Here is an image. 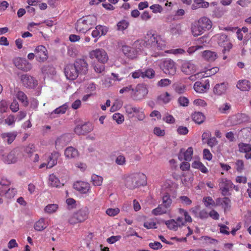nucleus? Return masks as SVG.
I'll return each mask as SVG.
<instances>
[{
  "mask_svg": "<svg viewBox=\"0 0 251 251\" xmlns=\"http://www.w3.org/2000/svg\"><path fill=\"white\" fill-rule=\"evenodd\" d=\"M194 2L198 5L199 7L207 8L209 5V3L205 1L204 0H194Z\"/></svg>",
  "mask_w": 251,
  "mask_h": 251,
  "instance_id": "5fc2aeb1",
  "label": "nucleus"
},
{
  "mask_svg": "<svg viewBox=\"0 0 251 251\" xmlns=\"http://www.w3.org/2000/svg\"><path fill=\"white\" fill-rule=\"evenodd\" d=\"M199 26H201L204 31L210 29L212 27V23L210 20L206 17L201 18L197 22Z\"/></svg>",
  "mask_w": 251,
  "mask_h": 251,
  "instance_id": "6ab92c4d",
  "label": "nucleus"
},
{
  "mask_svg": "<svg viewBox=\"0 0 251 251\" xmlns=\"http://www.w3.org/2000/svg\"><path fill=\"white\" fill-rule=\"evenodd\" d=\"M34 52L36 59L39 62H44L48 58V52L45 47L40 45L35 49Z\"/></svg>",
  "mask_w": 251,
  "mask_h": 251,
  "instance_id": "ddd939ff",
  "label": "nucleus"
},
{
  "mask_svg": "<svg viewBox=\"0 0 251 251\" xmlns=\"http://www.w3.org/2000/svg\"><path fill=\"white\" fill-rule=\"evenodd\" d=\"M134 114V117H136L138 121H143L146 118V115L145 114L143 109L140 107H136Z\"/></svg>",
  "mask_w": 251,
  "mask_h": 251,
  "instance_id": "7c9ffc66",
  "label": "nucleus"
},
{
  "mask_svg": "<svg viewBox=\"0 0 251 251\" xmlns=\"http://www.w3.org/2000/svg\"><path fill=\"white\" fill-rule=\"evenodd\" d=\"M148 93L147 86L141 84L137 85L135 89H132L131 96L134 100H139L144 99Z\"/></svg>",
  "mask_w": 251,
  "mask_h": 251,
  "instance_id": "423d86ee",
  "label": "nucleus"
},
{
  "mask_svg": "<svg viewBox=\"0 0 251 251\" xmlns=\"http://www.w3.org/2000/svg\"><path fill=\"white\" fill-rule=\"evenodd\" d=\"M216 202L217 204L222 205L225 211L230 207L231 201L230 199L227 197L218 198L216 200Z\"/></svg>",
  "mask_w": 251,
  "mask_h": 251,
  "instance_id": "bb28decb",
  "label": "nucleus"
},
{
  "mask_svg": "<svg viewBox=\"0 0 251 251\" xmlns=\"http://www.w3.org/2000/svg\"><path fill=\"white\" fill-rule=\"evenodd\" d=\"M103 181V178L100 176L93 174L91 176V182L94 185L99 186L101 185Z\"/></svg>",
  "mask_w": 251,
  "mask_h": 251,
  "instance_id": "c9c22d12",
  "label": "nucleus"
},
{
  "mask_svg": "<svg viewBox=\"0 0 251 251\" xmlns=\"http://www.w3.org/2000/svg\"><path fill=\"white\" fill-rule=\"evenodd\" d=\"M15 121L16 119L15 116L13 115H10L4 120V122L6 124H7L8 126H11L15 123Z\"/></svg>",
  "mask_w": 251,
  "mask_h": 251,
  "instance_id": "13d9d810",
  "label": "nucleus"
},
{
  "mask_svg": "<svg viewBox=\"0 0 251 251\" xmlns=\"http://www.w3.org/2000/svg\"><path fill=\"white\" fill-rule=\"evenodd\" d=\"M17 193L15 188L9 189L7 190H1L0 195H5V196L8 198H11L14 197Z\"/></svg>",
  "mask_w": 251,
  "mask_h": 251,
  "instance_id": "a19ab883",
  "label": "nucleus"
},
{
  "mask_svg": "<svg viewBox=\"0 0 251 251\" xmlns=\"http://www.w3.org/2000/svg\"><path fill=\"white\" fill-rule=\"evenodd\" d=\"M120 210L118 208H108L106 211V213L110 216H114L119 213Z\"/></svg>",
  "mask_w": 251,
  "mask_h": 251,
  "instance_id": "052dcab7",
  "label": "nucleus"
},
{
  "mask_svg": "<svg viewBox=\"0 0 251 251\" xmlns=\"http://www.w3.org/2000/svg\"><path fill=\"white\" fill-rule=\"evenodd\" d=\"M136 107V106H134L131 104H126L124 106L126 113L128 117H134V112L135 111Z\"/></svg>",
  "mask_w": 251,
  "mask_h": 251,
  "instance_id": "473e14b6",
  "label": "nucleus"
},
{
  "mask_svg": "<svg viewBox=\"0 0 251 251\" xmlns=\"http://www.w3.org/2000/svg\"><path fill=\"white\" fill-rule=\"evenodd\" d=\"M125 186L128 189H134L147 184L146 176L141 173L126 174L122 177Z\"/></svg>",
  "mask_w": 251,
  "mask_h": 251,
  "instance_id": "7ed1b4c3",
  "label": "nucleus"
},
{
  "mask_svg": "<svg viewBox=\"0 0 251 251\" xmlns=\"http://www.w3.org/2000/svg\"><path fill=\"white\" fill-rule=\"evenodd\" d=\"M202 57L209 62L214 61L218 57L216 52L210 50H205L202 52Z\"/></svg>",
  "mask_w": 251,
  "mask_h": 251,
  "instance_id": "5701e85b",
  "label": "nucleus"
},
{
  "mask_svg": "<svg viewBox=\"0 0 251 251\" xmlns=\"http://www.w3.org/2000/svg\"><path fill=\"white\" fill-rule=\"evenodd\" d=\"M232 182L226 178H222L219 181L220 189L224 196L227 195L230 188H232Z\"/></svg>",
  "mask_w": 251,
  "mask_h": 251,
  "instance_id": "4468645a",
  "label": "nucleus"
},
{
  "mask_svg": "<svg viewBox=\"0 0 251 251\" xmlns=\"http://www.w3.org/2000/svg\"><path fill=\"white\" fill-rule=\"evenodd\" d=\"M175 91L180 94L184 93L186 91V87L183 84H177L175 87Z\"/></svg>",
  "mask_w": 251,
  "mask_h": 251,
  "instance_id": "0e129e2a",
  "label": "nucleus"
},
{
  "mask_svg": "<svg viewBox=\"0 0 251 251\" xmlns=\"http://www.w3.org/2000/svg\"><path fill=\"white\" fill-rule=\"evenodd\" d=\"M112 117L113 120H115L118 124H122L124 121V116L119 113H115L113 115Z\"/></svg>",
  "mask_w": 251,
  "mask_h": 251,
  "instance_id": "8fccbe9b",
  "label": "nucleus"
},
{
  "mask_svg": "<svg viewBox=\"0 0 251 251\" xmlns=\"http://www.w3.org/2000/svg\"><path fill=\"white\" fill-rule=\"evenodd\" d=\"M162 70L166 74L174 75L176 71L175 62L171 59H166L163 61Z\"/></svg>",
  "mask_w": 251,
  "mask_h": 251,
  "instance_id": "f8f14e48",
  "label": "nucleus"
},
{
  "mask_svg": "<svg viewBox=\"0 0 251 251\" xmlns=\"http://www.w3.org/2000/svg\"><path fill=\"white\" fill-rule=\"evenodd\" d=\"M203 201L204 203V205L206 207L210 206H215V203L212 198L210 197H204L203 198Z\"/></svg>",
  "mask_w": 251,
  "mask_h": 251,
  "instance_id": "de8ad7c7",
  "label": "nucleus"
},
{
  "mask_svg": "<svg viewBox=\"0 0 251 251\" xmlns=\"http://www.w3.org/2000/svg\"><path fill=\"white\" fill-rule=\"evenodd\" d=\"M17 99L21 101L25 106H27L28 104V101L26 95L22 91H19L16 95Z\"/></svg>",
  "mask_w": 251,
  "mask_h": 251,
  "instance_id": "72a5a7b5",
  "label": "nucleus"
},
{
  "mask_svg": "<svg viewBox=\"0 0 251 251\" xmlns=\"http://www.w3.org/2000/svg\"><path fill=\"white\" fill-rule=\"evenodd\" d=\"M65 157H76L77 155H79V153L78 151L75 149L74 148L72 147H69L67 148L64 152Z\"/></svg>",
  "mask_w": 251,
  "mask_h": 251,
  "instance_id": "c756f323",
  "label": "nucleus"
},
{
  "mask_svg": "<svg viewBox=\"0 0 251 251\" xmlns=\"http://www.w3.org/2000/svg\"><path fill=\"white\" fill-rule=\"evenodd\" d=\"M251 84L247 80H239L237 84V87L243 91H249Z\"/></svg>",
  "mask_w": 251,
  "mask_h": 251,
  "instance_id": "393cba45",
  "label": "nucleus"
},
{
  "mask_svg": "<svg viewBox=\"0 0 251 251\" xmlns=\"http://www.w3.org/2000/svg\"><path fill=\"white\" fill-rule=\"evenodd\" d=\"M167 209L162 205L160 204L158 207L152 210V214L154 215H159L166 213Z\"/></svg>",
  "mask_w": 251,
  "mask_h": 251,
  "instance_id": "4c0bfd02",
  "label": "nucleus"
},
{
  "mask_svg": "<svg viewBox=\"0 0 251 251\" xmlns=\"http://www.w3.org/2000/svg\"><path fill=\"white\" fill-rule=\"evenodd\" d=\"M183 176L184 178L181 179V181L184 185H187L188 183H192L193 181V177L192 175L189 176L183 175Z\"/></svg>",
  "mask_w": 251,
  "mask_h": 251,
  "instance_id": "4d7b16f0",
  "label": "nucleus"
},
{
  "mask_svg": "<svg viewBox=\"0 0 251 251\" xmlns=\"http://www.w3.org/2000/svg\"><path fill=\"white\" fill-rule=\"evenodd\" d=\"M48 225L45 222V219L42 218L36 222L34 225V229L38 231H41L46 228Z\"/></svg>",
  "mask_w": 251,
  "mask_h": 251,
  "instance_id": "b1692460",
  "label": "nucleus"
},
{
  "mask_svg": "<svg viewBox=\"0 0 251 251\" xmlns=\"http://www.w3.org/2000/svg\"><path fill=\"white\" fill-rule=\"evenodd\" d=\"M230 105L226 102L219 106V111L222 113H226L227 111L230 109Z\"/></svg>",
  "mask_w": 251,
  "mask_h": 251,
  "instance_id": "09e8293b",
  "label": "nucleus"
},
{
  "mask_svg": "<svg viewBox=\"0 0 251 251\" xmlns=\"http://www.w3.org/2000/svg\"><path fill=\"white\" fill-rule=\"evenodd\" d=\"M150 8L154 13H161L163 10L162 7L159 4H153L150 6Z\"/></svg>",
  "mask_w": 251,
  "mask_h": 251,
  "instance_id": "bf43d9fd",
  "label": "nucleus"
},
{
  "mask_svg": "<svg viewBox=\"0 0 251 251\" xmlns=\"http://www.w3.org/2000/svg\"><path fill=\"white\" fill-rule=\"evenodd\" d=\"M67 109V106L64 104L54 109L50 114L51 115L54 114L60 115L64 114Z\"/></svg>",
  "mask_w": 251,
  "mask_h": 251,
  "instance_id": "37998d69",
  "label": "nucleus"
},
{
  "mask_svg": "<svg viewBox=\"0 0 251 251\" xmlns=\"http://www.w3.org/2000/svg\"><path fill=\"white\" fill-rule=\"evenodd\" d=\"M192 167L194 168L199 169L203 173H207L208 172L207 169L202 163L199 161H194L192 164Z\"/></svg>",
  "mask_w": 251,
  "mask_h": 251,
  "instance_id": "e433bc0d",
  "label": "nucleus"
},
{
  "mask_svg": "<svg viewBox=\"0 0 251 251\" xmlns=\"http://www.w3.org/2000/svg\"><path fill=\"white\" fill-rule=\"evenodd\" d=\"M58 208V205L56 204H50L45 207L44 211L48 214H52L56 212Z\"/></svg>",
  "mask_w": 251,
  "mask_h": 251,
  "instance_id": "58836bf2",
  "label": "nucleus"
},
{
  "mask_svg": "<svg viewBox=\"0 0 251 251\" xmlns=\"http://www.w3.org/2000/svg\"><path fill=\"white\" fill-rule=\"evenodd\" d=\"M81 126L83 135L91 132L93 129V126L91 124H84Z\"/></svg>",
  "mask_w": 251,
  "mask_h": 251,
  "instance_id": "864d4df0",
  "label": "nucleus"
},
{
  "mask_svg": "<svg viewBox=\"0 0 251 251\" xmlns=\"http://www.w3.org/2000/svg\"><path fill=\"white\" fill-rule=\"evenodd\" d=\"M169 32L170 34L175 37H178L182 34L183 31L181 29L180 24H172L170 25Z\"/></svg>",
  "mask_w": 251,
  "mask_h": 251,
  "instance_id": "aec40b11",
  "label": "nucleus"
},
{
  "mask_svg": "<svg viewBox=\"0 0 251 251\" xmlns=\"http://www.w3.org/2000/svg\"><path fill=\"white\" fill-rule=\"evenodd\" d=\"M88 70V65L86 60L77 59L74 64H69L64 69L65 75L67 79L75 80L79 74H86Z\"/></svg>",
  "mask_w": 251,
  "mask_h": 251,
  "instance_id": "f257e3e1",
  "label": "nucleus"
},
{
  "mask_svg": "<svg viewBox=\"0 0 251 251\" xmlns=\"http://www.w3.org/2000/svg\"><path fill=\"white\" fill-rule=\"evenodd\" d=\"M228 88V84L227 82H222L217 84L213 88V93L217 96H222L225 94Z\"/></svg>",
  "mask_w": 251,
  "mask_h": 251,
  "instance_id": "2eb2a0df",
  "label": "nucleus"
},
{
  "mask_svg": "<svg viewBox=\"0 0 251 251\" xmlns=\"http://www.w3.org/2000/svg\"><path fill=\"white\" fill-rule=\"evenodd\" d=\"M140 43L139 41H136L134 44V48H131L126 45L122 47V51L124 54L128 58L133 59L136 57L138 52L141 50L138 46Z\"/></svg>",
  "mask_w": 251,
  "mask_h": 251,
  "instance_id": "0eeeda50",
  "label": "nucleus"
},
{
  "mask_svg": "<svg viewBox=\"0 0 251 251\" xmlns=\"http://www.w3.org/2000/svg\"><path fill=\"white\" fill-rule=\"evenodd\" d=\"M47 168H51L57 164L56 158H48Z\"/></svg>",
  "mask_w": 251,
  "mask_h": 251,
  "instance_id": "e2e57ef3",
  "label": "nucleus"
},
{
  "mask_svg": "<svg viewBox=\"0 0 251 251\" xmlns=\"http://www.w3.org/2000/svg\"><path fill=\"white\" fill-rule=\"evenodd\" d=\"M239 151L241 152L246 153L245 157H251V145L241 143L238 145Z\"/></svg>",
  "mask_w": 251,
  "mask_h": 251,
  "instance_id": "4be33fe9",
  "label": "nucleus"
},
{
  "mask_svg": "<svg viewBox=\"0 0 251 251\" xmlns=\"http://www.w3.org/2000/svg\"><path fill=\"white\" fill-rule=\"evenodd\" d=\"M236 117L238 119L237 124H240L248 120V116L245 114H238Z\"/></svg>",
  "mask_w": 251,
  "mask_h": 251,
  "instance_id": "603ef678",
  "label": "nucleus"
},
{
  "mask_svg": "<svg viewBox=\"0 0 251 251\" xmlns=\"http://www.w3.org/2000/svg\"><path fill=\"white\" fill-rule=\"evenodd\" d=\"M210 85L209 81L206 80L204 83L200 81H197L194 85V89L196 92L199 93H204L209 89Z\"/></svg>",
  "mask_w": 251,
  "mask_h": 251,
  "instance_id": "f3484780",
  "label": "nucleus"
},
{
  "mask_svg": "<svg viewBox=\"0 0 251 251\" xmlns=\"http://www.w3.org/2000/svg\"><path fill=\"white\" fill-rule=\"evenodd\" d=\"M144 226L148 229L156 228V223L152 220H150L144 223Z\"/></svg>",
  "mask_w": 251,
  "mask_h": 251,
  "instance_id": "69168bd1",
  "label": "nucleus"
},
{
  "mask_svg": "<svg viewBox=\"0 0 251 251\" xmlns=\"http://www.w3.org/2000/svg\"><path fill=\"white\" fill-rule=\"evenodd\" d=\"M74 188L80 193L85 194L90 190V185L87 182L79 181L74 184Z\"/></svg>",
  "mask_w": 251,
  "mask_h": 251,
  "instance_id": "dca6fc26",
  "label": "nucleus"
},
{
  "mask_svg": "<svg viewBox=\"0 0 251 251\" xmlns=\"http://www.w3.org/2000/svg\"><path fill=\"white\" fill-rule=\"evenodd\" d=\"M143 78H144L145 77L151 78L154 77L155 72L152 69H149L147 70L146 71L143 72Z\"/></svg>",
  "mask_w": 251,
  "mask_h": 251,
  "instance_id": "3c124183",
  "label": "nucleus"
},
{
  "mask_svg": "<svg viewBox=\"0 0 251 251\" xmlns=\"http://www.w3.org/2000/svg\"><path fill=\"white\" fill-rule=\"evenodd\" d=\"M97 17L94 15H88L78 19L75 24L76 30L81 33H86L96 24Z\"/></svg>",
  "mask_w": 251,
  "mask_h": 251,
  "instance_id": "20e7f679",
  "label": "nucleus"
},
{
  "mask_svg": "<svg viewBox=\"0 0 251 251\" xmlns=\"http://www.w3.org/2000/svg\"><path fill=\"white\" fill-rule=\"evenodd\" d=\"M89 213V209L87 207H82L70 216L68 222L71 225L83 222L88 218Z\"/></svg>",
  "mask_w": 251,
  "mask_h": 251,
  "instance_id": "39448f33",
  "label": "nucleus"
},
{
  "mask_svg": "<svg viewBox=\"0 0 251 251\" xmlns=\"http://www.w3.org/2000/svg\"><path fill=\"white\" fill-rule=\"evenodd\" d=\"M180 155L182 154L184 155V157H192L193 153V150L192 147H189L186 151H184V149H181L180 151Z\"/></svg>",
  "mask_w": 251,
  "mask_h": 251,
  "instance_id": "49530a36",
  "label": "nucleus"
},
{
  "mask_svg": "<svg viewBox=\"0 0 251 251\" xmlns=\"http://www.w3.org/2000/svg\"><path fill=\"white\" fill-rule=\"evenodd\" d=\"M165 224L170 229L175 231L176 230L178 227L177 222L174 220L166 221H165Z\"/></svg>",
  "mask_w": 251,
  "mask_h": 251,
  "instance_id": "79ce46f5",
  "label": "nucleus"
},
{
  "mask_svg": "<svg viewBox=\"0 0 251 251\" xmlns=\"http://www.w3.org/2000/svg\"><path fill=\"white\" fill-rule=\"evenodd\" d=\"M20 80L23 85L28 88H34L38 85L37 80L34 77L27 74L21 75Z\"/></svg>",
  "mask_w": 251,
  "mask_h": 251,
  "instance_id": "9b49d317",
  "label": "nucleus"
},
{
  "mask_svg": "<svg viewBox=\"0 0 251 251\" xmlns=\"http://www.w3.org/2000/svg\"><path fill=\"white\" fill-rule=\"evenodd\" d=\"M171 100L170 95L168 92H165L160 94L157 97V100L159 102H163V103H168Z\"/></svg>",
  "mask_w": 251,
  "mask_h": 251,
  "instance_id": "2f4dec72",
  "label": "nucleus"
},
{
  "mask_svg": "<svg viewBox=\"0 0 251 251\" xmlns=\"http://www.w3.org/2000/svg\"><path fill=\"white\" fill-rule=\"evenodd\" d=\"M10 108L13 112H16L19 109V105L18 102L16 100H14L11 103Z\"/></svg>",
  "mask_w": 251,
  "mask_h": 251,
  "instance_id": "774afa93",
  "label": "nucleus"
},
{
  "mask_svg": "<svg viewBox=\"0 0 251 251\" xmlns=\"http://www.w3.org/2000/svg\"><path fill=\"white\" fill-rule=\"evenodd\" d=\"M145 43L148 48H150L155 52V54L153 55L155 57L163 55V53L159 51L165 49L166 43L160 36L152 34L151 32H148L145 38Z\"/></svg>",
  "mask_w": 251,
  "mask_h": 251,
  "instance_id": "f03ea898",
  "label": "nucleus"
},
{
  "mask_svg": "<svg viewBox=\"0 0 251 251\" xmlns=\"http://www.w3.org/2000/svg\"><path fill=\"white\" fill-rule=\"evenodd\" d=\"M89 57L91 59L96 58L99 62L102 64H105L108 60L106 52L102 49H97L91 50L89 52Z\"/></svg>",
  "mask_w": 251,
  "mask_h": 251,
  "instance_id": "6e6552de",
  "label": "nucleus"
},
{
  "mask_svg": "<svg viewBox=\"0 0 251 251\" xmlns=\"http://www.w3.org/2000/svg\"><path fill=\"white\" fill-rule=\"evenodd\" d=\"M163 120L165 122L169 124H173L175 122V120L173 116L169 114H166L163 118Z\"/></svg>",
  "mask_w": 251,
  "mask_h": 251,
  "instance_id": "680f3d73",
  "label": "nucleus"
},
{
  "mask_svg": "<svg viewBox=\"0 0 251 251\" xmlns=\"http://www.w3.org/2000/svg\"><path fill=\"white\" fill-rule=\"evenodd\" d=\"M172 201L171 199L170 196L166 194L162 198V205L167 209L169 208L172 204Z\"/></svg>",
  "mask_w": 251,
  "mask_h": 251,
  "instance_id": "ea45409f",
  "label": "nucleus"
},
{
  "mask_svg": "<svg viewBox=\"0 0 251 251\" xmlns=\"http://www.w3.org/2000/svg\"><path fill=\"white\" fill-rule=\"evenodd\" d=\"M107 32V28L105 26L101 25H97L92 32V36L94 38L100 37L102 35H105Z\"/></svg>",
  "mask_w": 251,
  "mask_h": 251,
  "instance_id": "412c9836",
  "label": "nucleus"
},
{
  "mask_svg": "<svg viewBox=\"0 0 251 251\" xmlns=\"http://www.w3.org/2000/svg\"><path fill=\"white\" fill-rule=\"evenodd\" d=\"M129 23L126 20H122L118 23L117 26V29L119 30H124L128 26Z\"/></svg>",
  "mask_w": 251,
  "mask_h": 251,
  "instance_id": "c03bdc74",
  "label": "nucleus"
},
{
  "mask_svg": "<svg viewBox=\"0 0 251 251\" xmlns=\"http://www.w3.org/2000/svg\"><path fill=\"white\" fill-rule=\"evenodd\" d=\"M2 138L8 144H10L15 140L17 133L16 132L4 133L1 134Z\"/></svg>",
  "mask_w": 251,
  "mask_h": 251,
  "instance_id": "a878e982",
  "label": "nucleus"
},
{
  "mask_svg": "<svg viewBox=\"0 0 251 251\" xmlns=\"http://www.w3.org/2000/svg\"><path fill=\"white\" fill-rule=\"evenodd\" d=\"M181 70L184 73L187 75H190L195 72L196 66L191 61H185L182 63Z\"/></svg>",
  "mask_w": 251,
  "mask_h": 251,
  "instance_id": "a211bd4d",
  "label": "nucleus"
},
{
  "mask_svg": "<svg viewBox=\"0 0 251 251\" xmlns=\"http://www.w3.org/2000/svg\"><path fill=\"white\" fill-rule=\"evenodd\" d=\"M193 120L197 124H201L204 120V116L201 112H196L192 115Z\"/></svg>",
  "mask_w": 251,
  "mask_h": 251,
  "instance_id": "c85d7f7f",
  "label": "nucleus"
},
{
  "mask_svg": "<svg viewBox=\"0 0 251 251\" xmlns=\"http://www.w3.org/2000/svg\"><path fill=\"white\" fill-rule=\"evenodd\" d=\"M179 212L180 214L181 215H183L184 216V218H185V222L186 223V222H192V219L191 217V216L189 215V214H188V213L185 211V210L183 209H179Z\"/></svg>",
  "mask_w": 251,
  "mask_h": 251,
  "instance_id": "a18cd8bd",
  "label": "nucleus"
},
{
  "mask_svg": "<svg viewBox=\"0 0 251 251\" xmlns=\"http://www.w3.org/2000/svg\"><path fill=\"white\" fill-rule=\"evenodd\" d=\"M191 31L194 36H198L201 35L204 32L201 26H199L198 23H195L191 27Z\"/></svg>",
  "mask_w": 251,
  "mask_h": 251,
  "instance_id": "cd10ccee",
  "label": "nucleus"
},
{
  "mask_svg": "<svg viewBox=\"0 0 251 251\" xmlns=\"http://www.w3.org/2000/svg\"><path fill=\"white\" fill-rule=\"evenodd\" d=\"M218 40V43L219 46L222 47L224 49L223 52L225 53L226 51H228L232 47L231 43L229 41L227 36L225 34H217L215 36Z\"/></svg>",
  "mask_w": 251,
  "mask_h": 251,
  "instance_id": "9d476101",
  "label": "nucleus"
},
{
  "mask_svg": "<svg viewBox=\"0 0 251 251\" xmlns=\"http://www.w3.org/2000/svg\"><path fill=\"white\" fill-rule=\"evenodd\" d=\"M14 65L19 70L24 72H28L31 70L32 66L25 58L16 57L13 60Z\"/></svg>",
  "mask_w": 251,
  "mask_h": 251,
  "instance_id": "1a4fd4ad",
  "label": "nucleus"
},
{
  "mask_svg": "<svg viewBox=\"0 0 251 251\" xmlns=\"http://www.w3.org/2000/svg\"><path fill=\"white\" fill-rule=\"evenodd\" d=\"M49 184L52 187H57L60 184V181L54 174H51L49 176Z\"/></svg>",
  "mask_w": 251,
  "mask_h": 251,
  "instance_id": "f704fd0d",
  "label": "nucleus"
},
{
  "mask_svg": "<svg viewBox=\"0 0 251 251\" xmlns=\"http://www.w3.org/2000/svg\"><path fill=\"white\" fill-rule=\"evenodd\" d=\"M235 167L237 171L241 172L244 169V162L242 160L238 159L235 162Z\"/></svg>",
  "mask_w": 251,
  "mask_h": 251,
  "instance_id": "338daca9",
  "label": "nucleus"
},
{
  "mask_svg": "<svg viewBox=\"0 0 251 251\" xmlns=\"http://www.w3.org/2000/svg\"><path fill=\"white\" fill-rule=\"evenodd\" d=\"M171 83V81L167 78L162 79L157 83V85L159 87H166L169 85Z\"/></svg>",
  "mask_w": 251,
  "mask_h": 251,
  "instance_id": "6e6d98bb",
  "label": "nucleus"
}]
</instances>
